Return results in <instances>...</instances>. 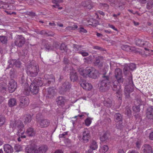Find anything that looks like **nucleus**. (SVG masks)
<instances>
[{"label":"nucleus","mask_w":153,"mask_h":153,"mask_svg":"<svg viewBox=\"0 0 153 153\" xmlns=\"http://www.w3.org/2000/svg\"><path fill=\"white\" fill-rule=\"evenodd\" d=\"M114 76L117 80L111 82L109 77L106 76L105 74H104L102 76L103 79L100 83L99 89L102 92H105L109 89L110 86H111L113 90L116 91V93L120 96L118 97L119 99L121 100L122 90L119 83L123 82V79L122 71L120 69L117 68L115 70Z\"/></svg>","instance_id":"f257e3e1"},{"label":"nucleus","mask_w":153,"mask_h":153,"mask_svg":"<svg viewBox=\"0 0 153 153\" xmlns=\"http://www.w3.org/2000/svg\"><path fill=\"white\" fill-rule=\"evenodd\" d=\"M79 71L80 75L84 77L88 76L91 78L95 79L97 77L98 71L93 67H88L85 69H80Z\"/></svg>","instance_id":"f03ea898"},{"label":"nucleus","mask_w":153,"mask_h":153,"mask_svg":"<svg viewBox=\"0 0 153 153\" xmlns=\"http://www.w3.org/2000/svg\"><path fill=\"white\" fill-rule=\"evenodd\" d=\"M39 71L38 66L35 62H28L27 65L26 72L28 76L31 77L36 76Z\"/></svg>","instance_id":"7ed1b4c3"},{"label":"nucleus","mask_w":153,"mask_h":153,"mask_svg":"<svg viewBox=\"0 0 153 153\" xmlns=\"http://www.w3.org/2000/svg\"><path fill=\"white\" fill-rule=\"evenodd\" d=\"M128 85L126 86L124 88L125 94L126 98H128L130 97V94L134 90V87L132 77L129 76L128 79Z\"/></svg>","instance_id":"20e7f679"},{"label":"nucleus","mask_w":153,"mask_h":153,"mask_svg":"<svg viewBox=\"0 0 153 153\" xmlns=\"http://www.w3.org/2000/svg\"><path fill=\"white\" fill-rule=\"evenodd\" d=\"M25 42V39L22 35H18L15 38L14 44L17 47L20 48L22 47L24 45Z\"/></svg>","instance_id":"39448f33"},{"label":"nucleus","mask_w":153,"mask_h":153,"mask_svg":"<svg viewBox=\"0 0 153 153\" xmlns=\"http://www.w3.org/2000/svg\"><path fill=\"white\" fill-rule=\"evenodd\" d=\"M29 99L26 96L21 97L20 99V103L19 107L21 108H24L27 106L29 104Z\"/></svg>","instance_id":"423d86ee"},{"label":"nucleus","mask_w":153,"mask_h":153,"mask_svg":"<svg viewBox=\"0 0 153 153\" xmlns=\"http://www.w3.org/2000/svg\"><path fill=\"white\" fill-rule=\"evenodd\" d=\"M90 137L89 131L87 129H85L82 132V136H81L80 138H81V139L83 142L87 143L89 141Z\"/></svg>","instance_id":"0eeeda50"},{"label":"nucleus","mask_w":153,"mask_h":153,"mask_svg":"<svg viewBox=\"0 0 153 153\" xmlns=\"http://www.w3.org/2000/svg\"><path fill=\"white\" fill-rule=\"evenodd\" d=\"M37 122L39 127L42 128L47 127L50 124V121L47 119H37Z\"/></svg>","instance_id":"6e6552de"},{"label":"nucleus","mask_w":153,"mask_h":153,"mask_svg":"<svg viewBox=\"0 0 153 153\" xmlns=\"http://www.w3.org/2000/svg\"><path fill=\"white\" fill-rule=\"evenodd\" d=\"M136 68V65L134 63H131L128 65H125L123 69V72L125 75H127L130 72V70L133 71Z\"/></svg>","instance_id":"1a4fd4ad"},{"label":"nucleus","mask_w":153,"mask_h":153,"mask_svg":"<svg viewBox=\"0 0 153 153\" xmlns=\"http://www.w3.org/2000/svg\"><path fill=\"white\" fill-rule=\"evenodd\" d=\"M71 88V84L68 82H66L62 83L61 86L60 91L61 93L68 92Z\"/></svg>","instance_id":"9d476101"},{"label":"nucleus","mask_w":153,"mask_h":153,"mask_svg":"<svg viewBox=\"0 0 153 153\" xmlns=\"http://www.w3.org/2000/svg\"><path fill=\"white\" fill-rule=\"evenodd\" d=\"M44 78L46 80V82L47 83H46L45 85L48 86L51 83H53L55 82V78L54 76L52 74L49 75L46 74L45 75Z\"/></svg>","instance_id":"9b49d317"},{"label":"nucleus","mask_w":153,"mask_h":153,"mask_svg":"<svg viewBox=\"0 0 153 153\" xmlns=\"http://www.w3.org/2000/svg\"><path fill=\"white\" fill-rule=\"evenodd\" d=\"M8 90L10 93L14 92L17 88L16 82L13 79L10 81L8 85Z\"/></svg>","instance_id":"f8f14e48"},{"label":"nucleus","mask_w":153,"mask_h":153,"mask_svg":"<svg viewBox=\"0 0 153 153\" xmlns=\"http://www.w3.org/2000/svg\"><path fill=\"white\" fill-rule=\"evenodd\" d=\"M0 8L7 10H14L15 9L13 5L8 4L2 1L0 2Z\"/></svg>","instance_id":"ddd939ff"},{"label":"nucleus","mask_w":153,"mask_h":153,"mask_svg":"<svg viewBox=\"0 0 153 153\" xmlns=\"http://www.w3.org/2000/svg\"><path fill=\"white\" fill-rule=\"evenodd\" d=\"M142 150L143 153H152V148L148 144L143 145L142 147Z\"/></svg>","instance_id":"4468645a"},{"label":"nucleus","mask_w":153,"mask_h":153,"mask_svg":"<svg viewBox=\"0 0 153 153\" xmlns=\"http://www.w3.org/2000/svg\"><path fill=\"white\" fill-rule=\"evenodd\" d=\"M81 86L85 89L87 90H89L91 89L92 86L91 85L86 81H83L80 83Z\"/></svg>","instance_id":"2eb2a0df"},{"label":"nucleus","mask_w":153,"mask_h":153,"mask_svg":"<svg viewBox=\"0 0 153 153\" xmlns=\"http://www.w3.org/2000/svg\"><path fill=\"white\" fill-rule=\"evenodd\" d=\"M56 102L58 106L62 107L64 105L66 100L64 97L59 96L57 98Z\"/></svg>","instance_id":"dca6fc26"},{"label":"nucleus","mask_w":153,"mask_h":153,"mask_svg":"<svg viewBox=\"0 0 153 153\" xmlns=\"http://www.w3.org/2000/svg\"><path fill=\"white\" fill-rule=\"evenodd\" d=\"M70 78L71 81L74 82L77 80L78 79L77 74L75 70H72L70 74Z\"/></svg>","instance_id":"f3484780"},{"label":"nucleus","mask_w":153,"mask_h":153,"mask_svg":"<svg viewBox=\"0 0 153 153\" xmlns=\"http://www.w3.org/2000/svg\"><path fill=\"white\" fill-rule=\"evenodd\" d=\"M4 151L7 153H11L13 151V147L8 144H5L4 146Z\"/></svg>","instance_id":"a211bd4d"},{"label":"nucleus","mask_w":153,"mask_h":153,"mask_svg":"<svg viewBox=\"0 0 153 153\" xmlns=\"http://www.w3.org/2000/svg\"><path fill=\"white\" fill-rule=\"evenodd\" d=\"M146 117L149 119L153 118V109L149 107L147 109L146 112Z\"/></svg>","instance_id":"6ab92c4d"},{"label":"nucleus","mask_w":153,"mask_h":153,"mask_svg":"<svg viewBox=\"0 0 153 153\" xmlns=\"http://www.w3.org/2000/svg\"><path fill=\"white\" fill-rule=\"evenodd\" d=\"M47 150L48 147L46 146L42 145L38 149H36V153H45Z\"/></svg>","instance_id":"aec40b11"},{"label":"nucleus","mask_w":153,"mask_h":153,"mask_svg":"<svg viewBox=\"0 0 153 153\" xmlns=\"http://www.w3.org/2000/svg\"><path fill=\"white\" fill-rule=\"evenodd\" d=\"M31 84H34L38 86H41L43 85V83L40 77H37L33 81V83Z\"/></svg>","instance_id":"412c9836"},{"label":"nucleus","mask_w":153,"mask_h":153,"mask_svg":"<svg viewBox=\"0 0 153 153\" xmlns=\"http://www.w3.org/2000/svg\"><path fill=\"white\" fill-rule=\"evenodd\" d=\"M39 87L34 84H31L30 86V91L33 94H36L39 91Z\"/></svg>","instance_id":"4be33fe9"},{"label":"nucleus","mask_w":153,"mask_h":153,"mask_svg":"<svg viewBox=\"0 0 153 153\" xmlns=\"http://www.w3.org/2000/svg\"><path fill=\"white\" fill-rule=\"evenodd\" d=\"M18 123V132L17 134L24 133L25 131L24 128V125L22 122L19 121Z\"/></svg>","instance_id":"5701e85b"},{"label":"nucleus","mask_w":153,"mask_h":153,"mask_svg":"<svg viewBox=\"0 0 153 153\" xmlns=\"http://www.w3.org/2000/svg\"><path fill=\"white\" fill-rule=\"evenodd\" d=\"M23 93L24 94L27 95L30 94V88L27 83H25L23 85Z\"/></svg>","instance_id":"b1692460"},{"label":"nucleus","mask_w":153,"mask_h":153,"mask_svg":"<svg viewBox=\"0 0 153 153\" xmlns=\"http://www.w3.org/2000/svg\"><path fill=\"white\" fill-rule=\"evenodd\" d=\"M103 103L105 106L110 107L112 105V100L110 98H106L105 99Z\"/></svg>","instance_id":"393cba45"},{"label":"nucleus","mask_w":153,"mask_h":153,"mask_svg":"<svg viewBox=\"0 0 153 153\" xmlns=\"http://www.w3.org/2000/svg\"><path fill=\"white\" fill-rule=\"evenodd\" d=\"M47 92V96L48 97L51 98L53 97L55 94V89L53 88H48Z\"/></svg>","instance_id":"a878e982"},{"label":"nucleus","mask_w":153,"mask_h":153,"mask_svg":"<svg viewBox=\"0 0 153 153\" xmlns=\"http://www.w3.org/2000/svg\"><path fill=\"white\" fill-rule=\"evenodd\" d=\"M114 119L115 121L116 122L122 121L123 117L121 114L119 113H116L114 115Z\"/></svg>","instance_id":"bb28decb"},{"label":"nucleus","mask_w":153,"mask_h":153,"mask_svg":"<svg viewBox=\"0 0 153 153\" xmlns=\"http://www.w3.org/2000/svg\"><path fill=\"white\" fill-rule=\"evenodd\" d=\"M26 133L28 136H33L35 135V133L33 128H29L27 129Z\"/></svg>","instance_id":"cd10ccee"},{"label":"nucleus","mask_w":153,"mask_h":153,"mask_svg":"<svg viewBox=\"0 0 153 153\" xmlns=\"http://www.w3.org/2000/svg\"><path fill=\"white\" fill-rule=\"evenodd\" d=\"M8 105L10 107H13L17 104L16 100L14 98L10 99L8 102Z\"/></svg>","instance_id":"c85d7f7f"},{"label":"nucleus","mask_w":153,"mask_h":153,"mask_svg":"<svg viewBox=\"0 0 153 153\" xmlns=\"http://www.w3.org/2000/svg\"><path fill=\"white\" fill-rule=\"evenodd\" d=\"M89 147L90 148L92 149L93 150L96 149L98 148L97 142L94 140H92L91 142Z\"/></svg>","instance_id":"c756f323"},{"label":"nucleus","mask_w":153,"mask_h":153,"mask_svg":"<svg viewBox=\"0 0 153 153\" xmlns=\"http://www.w3.org/2000/svg\"><path fill=\"white\" fill-rule=\"evenodd\" d=\"M25 117L24 123L25 124H27L31 121L32 118L30 115L29 114H27L25 115Z\"/></svg>","instance_id":"7c9ffc66"},{"label":"nucleus","mask_w":153,"mask_h":153,"mask_svg":"<svg viewBox=\"0 0 153 153\" xmlns=\"http://www.w3.org/2000/svg\"><path fill=\"white\" fill-rule=\"evenodd\" d=\"M19 121H21L19 120H11L10 125V127L13 128L16 127L17 126H18V123L19 122Z\"/></svg>","instance_id":"2f4dec72"},{"label":"nucleus","mask_w":153,"mask_h":153,"mask_svg":"<svg viewBox=\"0 0 153 153\" xmlns=\"http://www.w3.org/2000/svg\"><path fill=\"white\" fill-rule=\"evenodd\" d=\"M148 44V42H145L144 41H142L140 39H138L136 41V44L140 46H142L145 44Z\"/></svg>","instance_id":"473e14b6"},{"label":"nucleus","mask_w":153,"mask_h":153,"mask_svg":"<svg viewBox=\"0 0 153 153\" xmlns=\"http://www.w3.org/2000/svg\"><path fill=\"white\" fill-rule=\"evenodd\" d=\"M74 49L76 51H78V53L81 52L82 51L83 48H82V46H79L76 45H74Z\"/></svg>","instance_id":"72a5a7b5"},{"label":"nucleus","mask_w":153,"mask_h":153,"mask_svg":"<svg viewBox=\"0 0 153 153\" xmlns=\"http://www.w3.org/2000/svg\"><path fill=\"white\" fill-rule=\"evenodd\" d=\"M0 41L3 44H6L7 42V37L4 36H0Z\"/></svg>","instance_id":"f704fd0d"},{"label":"nucleus","mask_w":153,"mask_h":153,"mask_svg":"<svg viewBox=\"0 0 153 153\" xmlns=\"http://www.w3.org/2000/svg\"><path fill=\"white\" fill-rule=\"evenodd\" d=\"M108 138V134L105 133L102 136L100 137V140L102 142L105 141Z\"/></svg>","instance_id":"c9c22d12"},{"label":"nucleus","mask_w":153,"mask_h":153,"mask_svg":"<svg viewBox=\"0 0 153 153\" xmlns=\"http://www.w3.org/2000/svg\"><path fill=\"white\" fill-rule=\"evenodd\" d=\"M108 149V148L107 145H104L100 149V152L105 153L106 152Z\"/></svg>","instance_id":"e433bc0d"},{"label":"nucleus","mask_w":153,"mask_h":153,"mask_svg":"<svg viewBox=\"0 0 153 153\" xmlns=\"http://www.w3.org/2000/svg\"><path fill=\"white\" fill-rule=\"evenodd\" d=\"M16 62V60L11 59L9 60L8 61L9 64V66L10 67H12L13 65H14L15 63Z\"/></svg>","instance_id":"4c0bfd02"},{"label":"nucleus","mask_w":153,"mask_h":153,"mask_svg":"<svg viewBox=\"0 0 153 153\" xmlns=\"http://www.w3.org/2000/svg\"><path fill=\"white\" fill-rule=\"evenodd\" d=\"M14 149L16 152H19L22 150V148L20 145L16 144L15 146Z\"/></svg>","instance_id":"58836bf2"},{"label":"nucleus","mask_w":153,"mask_h":153,"mask_svg":"<svg viewBox=\"0 0 153 153\" xmlns=\"http://www.w3.org/2000/svg\"><path fill=\"white\" fill-rule=\"evenodd\" d=\"M5 121V118L3 116L0 115V126H2Z\"/></svg>","instance_id":"ea45409f"},{"label":"nucleus","mask_w":153,"mask_h":153,"mask_svg":"<svg viewBox=\"0 0 153 153\" xmlns=\"http://www.w3.org/2000/svg\"><path fill=\"white\" fill-rule=\"evenodd\" d=\"M102 59V57H98L96 58L95 61L94 63L95 65H99L101 60Z\"/></svg>","instance_id":"a19ab883"},{"label":"nucleus","mask_w":153,"mask_h":153,"mask_svg":"<svg viewBox=\"0 0 153 153\" xmlns=\"http://www.w3.org/2000/svg\"><path fill=\"white\" fill-rule=\"evenodd\" d=\"M135 106L133 107V110L136 112H138L140 111V105H137L136 104H135Z\"/></svg>","instance_id":"79ce46f5"},{"label":"nucleus","mask_w":153,"mask_h":153,"mask_svg":"<svg viewBox=\"0 0 153 153\" xmlns=\"http://www.w3.org/2000/svg\"><path fill=\"white\" fill-rule=\"evenodd\" d=\"M123 49L128 52L131 51L130 47L127 45H123L122 47Z\"/></svg>","instance_id":"37998d69"},{"label":"nucleus","mask_w":153,"mask_h":153,"mask_svg":"<svg viewBox=\"0 0 153 153\" xmlns=\"http://www.w3.org/2000/svg\"><path fill=\"white\" fill-rule=\"evenodd\" d=\"M52 2L56 4L57 7L59 6V4L63 2V0H52Z\"/></svg>","instance_id":"c03bdc74"},{"label":"nucleus","mask_w":153,"mask_h":153,"mask_svg":"<svg viewBox=\"0 0 153 153\" xmlns=\"http://www.w3.org/2000/svg\"><path fill=\"white\" fill-rule=\"evenodd\" d=\"M4 84L6 85V87L4 85V86L1 87L0 88V89L1 92L3 94H5L7 91V88H6V85L5 84Z\"/></svg>","instance_id":"a18cd8bd"},{"label":"nucleus","mask_w":153,"mask_h":153,"mask_svg":"<svg viewBox=\"0 0 153 153\" xmlns=\"http://www.w3.org/2000/svg\"><path fill=\"white\" fill-rule=\"evenodd\" d=\"M91 122L90 118H87L85 120V124L87 126L90 125Z\"/></svg>","instance_id":"49530a36"},{"label":"nucleus","mask_w":153,"mask_h":153,"mask_svg":"<svg viewBox=\"0 0 153 153\" xmlns=\"http://www.w3.org/2000/svg\"><path fill=\"white\" fill-rule=\"evenodd\" d=\"M5 3L8 4L13 5L15 3V1L13 0H5Z\"/></svg>","instance_id":"de8ad7c7"},{"label":"nucleus","mask_w":153,"mask_h":153,"mask_svg":"<svg viewBox=\"0 0 153 153\" xmlns=\"http://www.w3.org/2000/svg\"><path fill=\"white\" fill-rule=\"evenodd\" d=\"M90 2V1H85L82 2L81 3V4L82 6L86 7L87 6H88V5L89 4Z\"/></svg>","instance_id":"09e8293b"},{"label":"nucleus","mask_w":153,"mask_h":153,"mask_svg":"<svg viewBox=\"0 0 153 153\" xmlns=\"http://www.w3.org/2000/svg\"><path fill=\"white\" fill-rule=\"evenodd\" d=\"M78 27L76 25H74L73 27H66V29L67 30H74L75 29L77 28Z\"/></svg>","instance_id":"8fccbe9b"},{"label":"nucleus","mask_w":153,"mask_h":153,"mask_svg":"<svg viewBox=\"0 0 153 153\" xmlns=\"http://www.w3.org/2000/svg\"><path fill=\"white\" fill-rule=\"evenodd\" d=\"M100 6H101V7L104 9H108V5L105 3H100Z\"/></svg>","instance_id":"3c124183"},{"label":"nucleus","mask_w":153,"mask_h":153,"mask_svg":"<svg viewBox=\"0 0 153 153\" xmlns=\"http://www.w3.org/2000/svg\"><path fill=\"white\" fill-rule=\"evenodd\" d=\"M137 102L138 103L137 105H142L143 104V102L140 99H137L136 101L134 102L135 104H136V103Z\"/></svg>","instance_id":"603ef678"},{"label":"nucleus","mask_w":153,"mask_h":153,"mask_svg":"<svg viewBox=\"0 0 153 153\" xmlns=\"http://www.w3.org/2000/svg\"><path fill=\"white\" fill-rule=\"evenodd\" d=\"M79 53L81 54L83 56H86L88 55V53L84 51H82L81 52H79Z\"/></svg>","instance_id":"864d4df0"},{"label":"nucleus","mask_w":153,"mask_h":153,"mask_svg":"<svg viewBox=\"0 0 153 153\" xmlns=\"http://www.w3.org/2000/svg\"><path fill=\"white\" fill-rule=\"evenodd\" d=\"M24 133L17 134L19 137L21 138L22 139L25 138L26 137V136L24 134Z\"/></svg>","instance_id":"5fc2aeb1"},{"label":"nucleus","mask_w":153,"mask_h":153,"mask_svg":"<svg viewBox=\"0 0 153 153\" xmlns=\"http://www.w3.org/2000/svg\"><path fill=\"white\" fill-rule=\"evenodd\" d=\"M51 46L50 44H46L45 45V48L46 50H49L51 49Z\"/></svg>","instance_id":"6e6d98bb"},{"label":"nucleus","mask_w":153,"mask_h":153,"mask_svg":"<svg viewBox=\"0 0 153 153\" xmlns=\"http://www.w3.org/2000/svg\"><path fill=\"white\" fill-rule=\"evenodd\" d=\"M15 65L18 68H20L21 66V64L20 62L19 61H17L16 60V62L15 63Z\"/></svg>","instance_id":"4d7b16f0"},{"label":"nucleus","mask_w":153,"mask_h":153,"mask_svg":"<svg viewBox=\"0 0 153 153\" xmlns=\"http://www.w3.org/2000/svg\"><path fill=\"white\" fill-rule=\"evenodd\" d=\"M5 100V98L1 95H0V104L2 103Z\"/></svg>","instance_id":"13d9d810"},{"label":"nucleus","mask_w":153,"mask_h":153,"mask_svg":"<svg viewBox=\"0 0 153 153\" xmlns=\"http://www.w3.org/2000/svg\"><path fill=\"white\" fill-rule=\"evenodd\" d=\"M67 134L66 132H64V133L60 134L59 135V138H62L64 137Z\"/></svg>","instance_id":"bf43d9fd"},{"label":"nucleus","mask_w":153,"mask_h":153,"mask_svg":"<svg viewBox=\"0 0 153 153\" xmlns=\"http://www.w3.org/2000/svg\"><path fill=\"white\" fill-rule=\"evenodd\" d=\"M65 46L64 44H61L60 49L61 50H65Z\"/></svg>","instance_id":"052dcab7"},{"label":"nucleus","mask_w":153,"mask_h":153,"mask_svg":"<svg viewBox=\"0 0 153 153\" xmlns=\"http://www.w3.org/2000/svg\"><path fill=\"white\" fill-rule=\"evenodd\" d=\"M29 4L32 5L33 3V1L32 0H25Z\"/></svg>","instance_id":"680f3d73"},{"label":"nucleus","mask_w":153,"mask_h":153,"mask_svg":"<svg viewBox=\"0 0 153 153\" xmlns=\"http://www.w3.org/2000/svg\"><path fill=\"white\" fill-rule=\"evenodd\" d=\"M94 48L95 49H96L100 50H101V51L103 50V49L102 48L98 46H95L94 47Z\"/></svg>","instance_id":"e2e57ef3"},{"label":"nucleus","mask_w":153,"mask_h":153,"mask_svg":"<svg viewBox=\"0 0 153 153\" xmlns=\"http://www.w3.org/2000/svg\"><path fill=\"white\" fill-rule=\"evenodd\" d=\"M92 7L93 6L92 4H91V2H90L89 3V4L88 5V6H87L86 8L90 10L92 8Z\"/></svg>","instance_id":"0e129e2a"},{"label":"nucleus","mask_w":153,"mask_h":153,"mask_svg":"<svg viewBox=\"0 0 153 153\" xmlns=\"http://www.w3.org/2000/svg\"><path fill=\"white\" fill-rule=\"evenodd\" d=\"M108 26L109 27L112 28L114 30H116V31H117V28H116L114 25H112L109 24L108 25Z\"/></svg>","instance_id":"69168bd1"},{"label":"nucleus","mask_w":153,"mask_h":153,"mask_svg":"<svg viewBox=\"0 0 153 153\" xmlns=\"http://www.w3.org/2000/svg\"><path fill=\"white\" fill-rule=\"evenodd\" d=\"M136 147L138 149H139L140 147V146H141V145H140V143L138 141H137L136 143Z\"/></svg>","instance_id":"338daca9"},{"label":"nucleus","mask_w":153,"mask_h":153,"mask_svg":"<svg viewBox=\"0 0 153 153\" xmlns=\"http://www.w3.org/2000/svg\"><path fill=\"white\" fill-rule=\"evenodd\" d=\"M53 153H63V152L61 150H57Z\"/></svg>","instance_id":"774afa93"}]
</instances>
